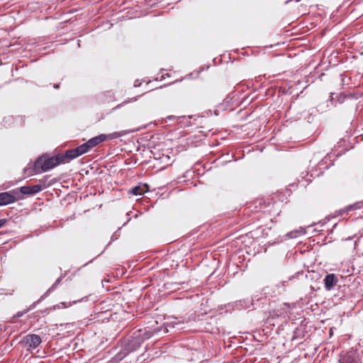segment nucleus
I'll list each match as a JSON object with an SVG mask.
<instances>
[{
  "instance_id": "8",
  "label": "nucleus",
  "mask_w": 363,
  "mask_h": 363,
  "mask_svg": "<svg viewBox=\"0 0 363 363\" xmlns=\"http://www.w3.org/2000/svg\"><path fill=\"white\" fill-rule=\"evenodd\" d=\"M13 203V197L9 191L0 193V206H5Z\"/></svg>"
},
{
  "instance_id": "4",
  "label": "nucleus",
  "mask_w": 363,
  "mask_h": 363,
  "mask_svg": "<svg viewBox=\"0 0 363 363\" xmlns=\"http://www.w3.org/2000/svg\"><path fill=\"white\" fill-rule=\"evenodd\" d=\"M41 342V337L35 334L27 335L23 339V342L25 344V346L28 347V350L36 349Z\"/></svg>"
},
{
  "instance_id": "9",
  "label": "nucleus",
  "mask_w": 363,
  "mask_h": 363,
  "mask_svg": "<svg viewBox=\"0 0 363 363\" xmlns=\"http://www.w3.org/2000/svg\"><path fill=\"white\" fill-rule=\"evenodd\" d=\"M21 187L19 189H15L12 191H9L10 194H11L12 197H13V203L16 201L21 200L24 198V193L21 192Z\"/></svg>"
},
{
  "instance_id": "17",
  "label": "nucleus",
  "mask_w": 363,
  "mask_h": 363,
  "mask_svg": "<svg viewBox=\"0 0 363 363\" xmlns=\"http://www.w3.org/2000/svg\"><path fill=\"white\" fill-rule=\"evenodd\" d=\"M179 324H180L179 322L174 323V325L173 326L175 327L176 325H178Z\"/></svg>"
},
{
  "instance_id": "5",
  "label": "nucleus",
  "mask_w": 363,
  "mask_h": 363,
  "mask_svg": "<svg viewBox=\"0 0 363 363\" xmlns=\"http://www.w3.org/2000/svg\"><path fill=\"white\" fill-rule=\"evenodd\" d=\"M338 279L334 274H328L324 279V286L327 291H330L337 284Z\"/></svg>"
},
{
  "instance_id": "15",
  "label": "nucleus",
  "mask_w": 363,
  "mask_h": 363,
  "mask_svg": "<svg viewBox=\"0 0 363 363\" xmlns=\"http://www.w3.org/2000/svg\"><path fill=\"white\" fill-rule=\"evenodd\" d=\"M6 222V219H0V228H1Z\"/></svg>"
},
{
  "instance_id": "13",
  "label": "nucleus",
  "mask_w": 363,
  "mask_h": 363,
  "mask_svg": "<svg viewBox=\"0 0 363 363\" xmlns=\"http://www.w3.org/2000/svg\"><path fill=\"white\" fill-rule=\"evenodd\" d=\"M61 281H62V277L57 278V280L55 281V282L52 284V286L50 288H49L47 293H50L52 291H53L57 287V286L58 284H60Z\"/></svg>"
},
{
  "instance_id": "16",
  "label": "nucleus",
  "mask_w": 363,
  "mask_h": 363,
  "mask_svg": "<svg viewBox=\"0 0 363 363\" xmlns=\"http://www.w3.org/2000/svg\"><path fill=\"white\" fill-rule=\"evenodd\" d=\"M54 88L57 89L60 88V84H54Z\"/></svg>"
},
{
  "instance_id": "2",
  "label": "nucleus",
  "mask_w": 363,
  "mask_h": 363,
  "mask_svg": "<svg viewBox=\"0 0 363 363\" xmlns=\"http://www.w3.org/2000/svg\"><path fill=\"white\" fill-rule=\"evenodd\" d=\"M150 335L146 334V332L143 333L142 330H139L137 333H134L131 338L128 341L126 345V350L128 352H133L139 348L142 342L148 339Z\"/></svg>"
},
{
  "instance_id": "3",
  "label": "nucleus",
  "mask_w": 363,
  "mask_h": 363,
  "mask_svg": "<svg viewBox=\"0 0 363 363\" xmlns=\"http://www.w3.org/2000/svg\"><path fill=\"white\" fill-rule=\"evenodd\" d=\"M125 134V133L123 131L115 132V133H113L109 135L101 134L96 137L91 138L90 140H89L86 142V144L89 146V149L91 150V148L96 147V145H98L99 144H100L101 143H102L106 140L115 139V138H119L121 136H123Z\"/></svg>"
},
{
  "instance_id": "12",
  "label": "nucleus",
  "mask_w": 363,
  "mask_h": 363,
  "mask_svg": "<svg viewBox=\"0 0 363 363\" xmlns=\"http://www.w3.org/2000/svg\"><path fill=\"white\" fill-rule=\"evenodd\" d=\"M305 232L303 231V230L301 228V230H296L295 232H290L287 234L288 237L290 238H296L298 237L299 235L302 234V233H304Z\"/></svg>"
},
{
  "instance_id": "11",
  "label": "nucleus",
  "mask_w": 363,
  "mask_h": 363,
  "mask_svg": "<svg viewBox=\"0 0 363 363\" xmlns=\"http://www.w3.org/2000/svg\"><path fill=\"white\" fill-rule=\"evenodd\" d=\"M77 148L79 155H82L87 152L90 150L89 146L87 145L86 143L77 147Z\"/></svg>"
},
{
  "instance_id": "1",
  "label": "nucleus",
  "mask_w": 363,
  "mask_h": 363,
  "mask_svg": "<svg viewBox=\"0 0 363 363\" xmlns=\"http://www.w3.org/2000/svg\"><path fill=\"white\" fill-rule=\"evenodd\" d=\"M61 163H63L62 155H57L47 159L40 157L34 164V170L35 173L47 172Z\"/></svg>"
},
{
  "instance_id": "10",
  "label": "nucleus",
  "mask_w": 363,
  "mask_h": 363,
  "mask_svg": "<svg viewBox=\"0 0 363 363\" xmlns=\"http://www.w3.org/2000/svg\"><path fill=\"white\" fill-rule=\"evenodd\" d=\"M145 187H141V186H135L133 188L131 189L130 190V193L133 194V195H135V196H138V195H141L143 194L144 192H145Z\"/></svg>"
},
{
  "instance_id": "7",
  "label": "nucleus",
  "mask_w": 363,
  "mask_h": 363,
  "mask_svg": "<svg viewBox=\"0 0 363 363\" xmlns=\"http://www.w3.org/2000/svg\"><path fill=\"white\" fill-rule=\"evenodd\" d=\"M80 156L77 148H74L72 150H68L65 152V155H62L63 163L65 162H68L69 160L77 158Z\"/></svg>"
},
{
  "instance_id": "14",
  "label": "nucleus",
  "mask_w": 363,
  "mask_h": 363,
  "mask_svg": "<svg viewBox=\"0 0 363 363\" xmlns=\"http://www.w3.org/2000/svg\"><path fill=\"white\" fill-rule=\"evenodd\" d=\"M362 206V204L361 203H356L353 205H350L347 207V209L351 211V210H354V209H356V208H360Z\"/></svg>"
},
{
  "instance_id": "6",
  "label": "nucleus",
  "mask_w": 363,
  "mask_h": 363,
  "mask_svg": "<svg viewBox=\"0 0 363 363\" xmlns=\"http://www.w3.org/2000/svg\"><path fill=\"white\" fill-rule=\"evenodd\" d=\"M43 189V186L41 184H36L33 186H21V192L27 195H33Z\"/></svg>"
}]
</instances>
